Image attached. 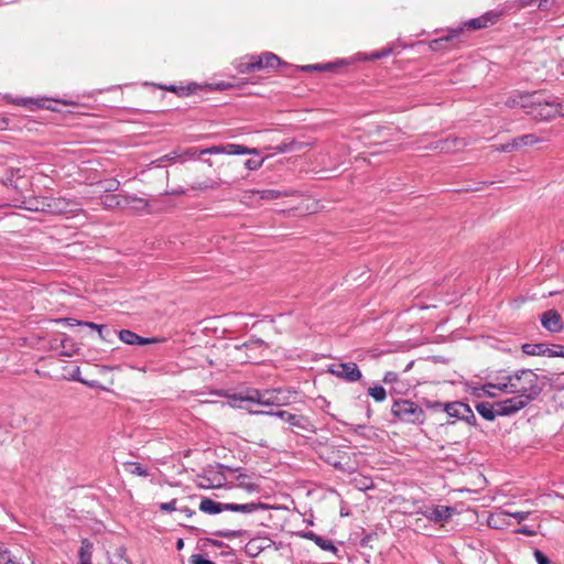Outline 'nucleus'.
I'll return each instance as SVG.
<instances>
[{
  "instance_id": "f257e3e1",
  "label": "nucleus",
  "mask_w": 564,
  "mask_h": 564,
  "mask_svg": "<svg viewBox=\"0 0 564 564\" xmlns=\"http://www.w3.org/2000/svg\"><path fill=\"white\" fill-rule=\"evenodd\" d=\"M497 388L500 391L516 394L528 403L535 400L542 392L539 376L531 369H521L502 377Z\"/></svg>"
},
{
  "instance_id": "f03ea898",
  "label": "nucleus",
  "mask_w": 564,
  "mask_h": 564,
  "mask_svg": "<svg viewBox=\"0 0 564 564\" xmlns=\"http://www.w3.org/2000/svg\"><path fill=\"white\" fill-rule=\"evenodd\" d=\"M527 113L536 120H551L557 116H564V107L556 97L544 98L538 93H532Z\"/></svg>"
},
{
  "instance_id": "7ed1b4c3",
  "label": "nucleus",
  "mask_w": 564,
  "mask_h": 564,
  "mask_svg": "<svg viewBox=\"0 0 564 564\" xmlns=\"http://www.w3.org/2000/svg\"><path fill=\"white\" fill-rule=\"evenodd\" d=\"M295 392L289 389H271V390H250L247 391L242 400L258 403L265 406H283L292 402Z\"/></svg>"
},
{
  "instance_id": "20e7f679",
  "label": "nucleus",
  "mask_w": 564,
  "mask_h": 564,
  "mask_svg": "<svg viewBox=\"0 0 564 564\" xmlns=\"http://www.w3.org/2000/svg\"><path fill=\"white\" fill-rule=\"evenodd\" d=\"M393 416L402 422L411 424H422L425 420L423 409L410 400H397L391 406Z\"/></svg>"
},
{
  "instance_id": "39448f33",
  "label": "nucleus",
  "mask_w": 564,
  "mask_h": 564,
  "mask_svg": "<svg viewBox=\"0 0 564 564\" xmlns=\"http://www.w3.org/2000/svg\"><path fill=\"white\" fill-rule=\"evenodd\" d=\"M281 64L279 56L271 52H265L260 56H250L238 64L237 69L241 74H247L261 69H274Z\"/></svg>"
},
{
  "instance_id": "423d86ee",
  "label": "nucleus",
  "mask_w": 564,
  "mask_h": 564,
  "mask_svg": "<svg viewBox=\"0 0 564 564\" xmlns=\"http://www.w3.org/2000/svg\"><path fill=\"white\" fill-rule=\"evenodd\" d=\"M328 372L347 382H357L362 378L360 369L352 361L333 364L328 366Z\"/></svg>"
},
{
  "instance_id": "0eeeda50",
  "label": "nucleus",
  "mask_w": 564,
  "mask_h": 564,
  "mask_svg": "<svg viewBox=\"0 0 564 564\" xmlns=\"http://www.w3.org/2000/svg\"><path fill=\"white\" fill-rule=\"evenodd\" d=\"M254 414L272 415L278 416L283 421H286L291 426L300 429L302 431H312V423L308 417L304 415L292 414L284 410L279 411H251Z\"/></svg>"
},
{
  "instance_id": "6e6552de",
  "label": "nucleus",
  "mask_w": 564,
  "mask_h": 564,
  "mask_svg": "<svg viewBox=\"0 0 564 564\" xmlns=\"http://www.w3.org/2000/svg\"><path fill=\"white\" fill-rule=\"evenodd\" d=\"M79 209V204L76 200L65 197H47L46 214L50 215H66L73 214Z\"/></svg>"
},
{
  "instance_id": "1a4fd4ad",
  "label": "nucleus",
  "mask_w": 564,
  "mask_h": 564,
  "mask_svg": "<svg viewBox=\"0 0 564 564\" xmlns=\"http://www.w3.org/2000/svg\"><path fill=\"white\" fill-rule=\"evenodd\" d=\"M529 403L527 401L522 400L518 395H514L512 398L496 402V413H498L499 416L511 415L522 410Z\"/></svg>"
},
{
  "instance_id": "9d476101",
  "label": "nucleus",
  "mask_w": 564,
  "mask_h": 564,
  "mask_svg": "<svg viewBox=\"0 0 564 564\" xmlns=\"http://www.w3.org/2000/svg\"><path fill=\"white\" fill-rule=\"evenodd\" d=\"M456 513V509L449 506L429 505V511H425V518L435 523H444Z\"/></svg>"
},
{
  "instance_id": "9b49d317",
  "label": "nucleus",
  "mask_w": 564,
  "mask_h": 564,
  "mask_svg": "<svg viewBox=\"0 0 564 564\" xmlns=\"http://www.w3.org/2000/svg\"><path fill=\"white\" fill-rule=\"evenodd\" d=\"M467 145V142L464 139L453 137L446 138L444 140H438L430 144L429 149L435 150L438 152H456L462 150Z\"/></svg>"
},
{
  "instance_id": "f8f14e48",
  "label": "nucleus",
  "mask_w": 564,
  "mask_h": 564,
  "mask_svg": "<svg viewBox=\"0 0 564 564\" xmlns=\"http://www.w3.org/2000/svg\"><path fill=\"white\" fill-rule=\"evenodd\" d=\"M501 14L502 13L499 11H488L481 17L468 20L467 22L464 23V26H467L473 30H480L497 23Z\"/></svg>"
},
{
  "instance_id": "ddd939ff",
  "label": "nucleus",
  "mask_w": 564,
  "mask_h": 564,
  "mask_svg": "<svg viewBox=\"0 0 564 564\" xmlns=\"http://www.w3.org/2000/svg\"><path fill=\"white\" fill-rule=\"evenodd\" d=\"M542 326L551 333H560L563 329V322L560 313L549 310L541 315Z\"/></svg>"
},
{
  "instance_id": "4468645a",
  "label": "nucleus",
  "mask_w": 564,
  "mask_h": 564,
  "mask_svg": "<svg viewBox=\"0 0 564 564\" xmlns=\"http://www.w3.org/2000/svg\"><path fill=\"white\" fill-rule=\"evenodd\" d=\"M119 338L124 344L139 345V346L162 341V339L156 338V337H152V338L141 337L138 334H135L134 332L129 330V329H121L119 332Z\"/></svg>"
},
{
  "instance_id": "2eb2a0df",
  "label": "nucleus",
  "mask_w": 564,
  "mask_h": 564,
  "mask_svg": "<svg viewBox=\"0 0 564 564\" xmlns=\"http://www.w3.org/2000/svg\"><path fill=\"white\" fill-rule=\"evenodd\" d=\"M532 93H521V91H513L505 101V105L508 108H517L520 107L524 109L525 111L529 110L530 107V100H531Z\"/></svg>"
},
{
  "instance_id": "dca6fc26",
  "label": "nucleus",
  "mask_w": 564,
  "mask_h": 564,
  "mask_svg": "<svg viewBox=\"0 0 564 564\" xmlns=\"http://www.w3.org/2000/svg\"><path fill=\"white\" fill-rule=\"evenodd\" d=\"M487 524L491 529L503 530L510 525L508 511L498 509L491 512L487 519Z\"/></svg>"
},
{
  "instance_id": "f3484780",
  "label": "nucleus",
  "mask_w": 564,
  "mask_h": 564,
  "mask_svg": "<svg viewBox=\"0 0 564 564\" xmlns=\"http://www.w3.org/2000/svg\"><path fill=\"white\" fill-rule=\"evenodd\" d=\"M228 503L214 501L209 498H204L199 503V510L208 514H217L227 510Z\"/></svg>"
},
{
  "instance_id": "a211bd4d",
  "label": "nucleus",
  "mask_w": 564,
  "mask_h": 564,
  "mask_svg": "<svg viewBox=\"0 0 564 564\" xmlns=\"http://www.w3.org/2000/svg\"><path fill=\"white\" fill-rule=\"evenodd\" d=\"M466 403L464 402H459V401H456V402H449V403H437V406H442L443 410L451 416V417H456L458 420L462 419V416H464V411H466Z\"/></svg>"
},
{
  "instance_id": "6ab92c4d",
  "label": "nucleus",
  "mask_w": 564,
  "mask_h": 564,
  "mask_svg": "<svg viewBox=\"0 0 564 564\" xmlns=\"http://www.w3.org/2000/svg\"><path fill=\"white\" fill-rule=\"evenodd\" d=\"M149 206V202L143 197L130 194L126 195V208H131L137 213H142L145 212Z\"/></svg>"
},
{
  "instance_id": "aec40b11",
  "label": "nucleus",
  "mask_w": 564,
  "mask_h": 564,
  "mask_svg": "<svg viewBox=\"0 0 564 564\" xmlns=\"http://www.w3.org/2000/svg\"><path fill=\"white\" fill-rule=\"evenodd\" d=\"M512 140L514 143L516 150L523 148V147L534 145L540 142L546 141V139L540 138L534 133L523 134V135L513 138Z\"/></svg>"
},
{
  "instance_id": "412c9836",
  "label": "nucleus",
  "mask_w": 564,
  "mask_h": 564,
  "mask_svg": "<svg viewBox=\"0 0 564 564\" xmlns=\"http://www.w3.org/2000/svg\"><path fill=\"white\" fill-rule=\"evenodd\" d=\"M265 506L261 502H249V503H228L227 510L242 513H252L259 509H264Z\"/></svg>"
},
{
  "instance_id": "4be33fe9",
  "label": "nucleus",
  "mask_w": 564,
  "mask_h": 564,
  "mask_svg": "<svg viewBox=\"0 0 564 564\" xmlns=\"http://www.w3.org/2000/svg\"><path fill=\"white\" fill-rule=\"evenodd\" d=\"M126 195L127 194H110L101 198L102 205L106 208H126Z\"/></svg>"
},
{
  "instance_id": "5701e85b",
  "label": "nucleus",
  "mask_w": 564,
  "mask_h": 564,
  "mask_svg": "<svg viewBox=\"0 0 564 564\" xmlns=\"http://www.w3.org/2000/svg\"><path fill=\"white\" fill-rule=\"evenodd\" d=\"M477 412L488 421H492L496 419V416H499L498 413H496V402L495 403H488V402H479L476 404Z\"/></svg>"
},
{
  "instance_id": "b1692460",
  "label": "nucleus",
  "mask_w": 564,
  "mask_h": 564,
  "mask_svg": "<svg viewBox=\"0 0 564 564\" xmlns=\"http://www.w3.org/2000/svg\"><path fill=\"white\" fill-rule=\"evenodd\" d=\"M93 544L84 539L78 551V564H91Z\"/></svg>"
},
{
  "instance_id": "393cba45",
  "label": "nucleus",
  "mask_w": 564,
  "mask_h": 564,
  "mask_svg": "<svg viewBox=\"0 0 564 564\" xmlns=\"http://www.w3.org/2000/svg\"><path fill=\"white\" fill-rule=\"evenodd\" d=\"M226 154L240 155V154H259V151L254 148H247L242 144L228 143L225 144Z\"/></svg>"
},
{
  "instance_id": "a878e982",
  "label": "nucleus",
  "mask_w": 564,
  "mask_h": 564,
  "mask_svg": "<svg viewBox=\"0 0 564 564\" xmlns=\"http://www.w3.org/2000/svg\"><path fill=\"white\" fill-rule=\"evenodd\" d=\"M250 193L252 196H258L259 199L265 200H273L288 195L286 193H282L275 189H254Z\"/></svg>"
},
{
  "instance_id": "bb28decb",
  "label": "nucleus",
  "mask_w": 564,
  "mask_h": 564,
  "mask_svg": "<svg viewBox=\"0 0 564 564\" xmlns=\"http://www.w3.org/2000/svg\"><path fill=\"white\" fill-rule=\"evenodd\" d=\"M57 323H65L69 326H74V325H84V326H87L91 329H96L99 334V337L101 339H104V335H102V329H104V325H98V324H95L93 322H78L76 319H73V318H59V319H56Z\"/></svg>"
},
{
  "instance_id": "cd10ccee",
  "label": "nucleus",
  "mask_w": 564,
  "mask_h": 564,
  "mask_svg": "<svg viewBox=\"0 0 564 564\" xmlns=\"http://www.w3.org/2000/svg\"><path fill=\"white\" fill-rule=\"evenodd\" d=\"M46 196L32 198L25 202V208L31 212H41L46 214Z\"/></svg>"
},
{
  "instance_id": "c85d7f7f",
  "label": "nucleus",
  "mask_w": 564,
  "mask_h": 564,
  "mask_svg": "<svg viewBox=\"0 0 564 564\" xmlns=\"http://www.w3.org/2000/svg\"><path fill=\"white\" fill-rule=\"evenodd\" d=\"M123 468L127 473L134 476L147 477L149 475L148 469L137 462H126L123 463Z\"/></svg>"
},
{
  "instance_id": "c756f323",
  "label": "nucleus",
  "mask_w": 564,
  "mask_h": 564,
  "mask_svg": "<svg viewBox=\"0 0 564 564\" xmlns=\"http://www.w3.org/2000/svg\"><path fill=\"white\" fill-rule=\"evenodd\" d=\"M522 351L528 356H545L546 344H523Z\"/></svg>"
},
{
  "instance_id": "7c9ffc66",
  "label": "nucleus",
  "mask_w": 564,
  "mask_h": 564,
  "mask_svg": "<svg viewBox=\"0 0 564 564\" xmlns=\"http://www.w3.org/2000/svg\"><path fill=\"white\" fill-rule=\"evenodd\" d=\"M462 31H463V28L449 30L447 35L436 39L431 43L432 48L437 50L442 45L443 42H448V41L453 40L454 37H457Z\"/></svg>"
},
{
  "instance_id": "2f4dec72",
  "label": "nucleus",
  "mask_w": 564,
  "mask_h": 564,
  "mask_svg": "<svg viewBox=\"0 0 564 564\" xmlns=\"http://www.w3.org/2000/svg\"><path fill=\"white\" fill-rule=\"evenodd\" d=\"M368 394L375 399L377 402H382L387 398V392L383 387L375 386L368 389Z\"/></svg>"
},
{
  "instance_id": "473e14b6",
  "label": "nucleus",
  "mask_w": 564,
  "mask_h": 564,
  "mask_svg": "<svg viewBox=\"0 0 564 564\" xmlns=\"http://www.w3.org/2000/svg\"><path fill=\"white\" fill-rule=\"evenodd\" d=\"M317 543L316 545H318L322 550L324 551H329L332 552L333 554H335L337 557H338V547L333 543V541L328 540V539H325V538H321V539H317Z\"/></svg>"
},
{
  "instance_id": "72a5a7b5",
  "label": "nucleus",
  "mask_w": 564,
  "mask_h": 564,
  "mask_svg": "<svg viewBox=\"0 0 564 564\" xmlns=\"http://www.w3.org/2000/svg\"><path fill=\"white\" fill-rule=\"evenodd\" d=\"M300 149H301V144L295 141L282 142L281 144L275 147V150L279 153H285V152L300 150Z\"/></svg>"
},
{
  "instance_id": "f704fd0d",
  "label": "nucleus",
  "mask_w": 564,
  "mask_h": 564,
  "mask_svg": "<svg viewBox=\"0 0 564 564\" xmlns=\"http://www.w3.org/2000/svg\"><path fill=\"white\" fill-rule=\"evenodd\" d=\"M545 356L547 357H564V346L563 345H546Z\"/></svg>"
},
{
  "instance_id": "c9c22d12",
  "label": "nucleus",
  "mask_w": 564,
  "mask_h": 564,
  "mask_svg": "<svg viewBox=\"0 0 564 564\" xmlns=\"http://www.w3.org/2000/svg\"><path fill=\"white\" fill-rule=\"evenodd\" d=\"M497 386H498V382L497 383H491V382L486 383L482 387L476 389V395L477 397H482V395L495 397V394L490 390L498 389Z\"/></svg>"
},
{
  "instance_id": "e433bc0d",
  "label": "nucleus",
  "mask_w": 564,
  "mask_h": 564,
  "mask_svg": "<svg viewBox=\"0 0 564 564\" xmlns=\"http://www.w3.org/2000/svg\"><path fill=\"white\" fill-rule=\"evenodd\" d=\"M100 185L105 192L111 193L119 188L120 182L116 178H110L101 182Z\"/></svg>"
},
{
  "instance_id": "4c0bfd02",
  "label": "nucleus",
  "mask_w": 564,
  "mask_h": 564,
  "mask_svg": "<svg viewBox=\"0 0 564 564\" xmlns=\"http://www.w3.org/2000/svg\"><path fill=\"white\" fill-rule=\"evenodd\" d=\"M213 534L216 535V536H219V538L234 539V538L240 536L241 535V531L240 530H228V529H225V530L215 531Z\"/></svg>"
},
{
  "instance_id": "58836bf2",
  "label": "nucleus",
  "mask_w": 564,
  "mask_h": 564,
  "mask_svg": "<svg viewBox=\"0 0 564 564\" xmlns=\"http://www.w3.org/2000/svg\"><path fill=\"white\" fill-rule=\"evenodd\" d=\"M199 154H226L225 145H214L199 150Z\"/></svg>"
},
{
  "instance_id": "ea45409f",
  "label": "nucleus",
  "mask_w": 564,
  "mask_h": 564,
  "mask_svg": "<svg viewBox=\"0 0 564 564\" xmlns=\"http://www.w3.org/2000/svg\"><path fill=\"white\" fill-rule=\"evenodd\" d=\"M464 416H462V421H465L466 423H468L469 425H476V416L471 410V408L467 404L466 405V411H464Z\"/></svg>"
},
{
  "instance_id": "a19ab883",
  "label": "nucleus",
  "mask_w": 564,
  "mask_h": 564,
  "mask_svg": "<svg viewBox=\"0 0 564 564\" xmlns=\"http://www.w3.org/2000/svg\"><path fill=\"white\" fill-rule=\"evenodd\" d=\"M263 161H264L263 159H248L245 162V165L248 170L256 171L262 166Z\"/></svg>"
},
{
  "instance_id": "79ce46f5",
  "label": "nucleus",
  "mask_w": 564,
  "mask_h": 564,
  "mask_svg": "<svg viewBox=\"0 0 564 564\" xmlns=\"http://www.w3.org/2000/svg\"><path fill=\"white\" fill-rule=\"evenodd\" d=\"M176 499H173L170 502H162L159 505V509L163 512L177 511L178 506L176 505Z\"/></svg>"
},
{
  "instance_id": "37998d69",
  "label": "nucleus",
  "mask_w": 564,
  "mask_h": 564,
  "mask_svg": "<svg viewBox=\"0 0 564 564\" xmlns=\"http://www.w3.org/2000/svg\"><path fill=\"white\" fill-rule=\"evenodd\" d=\"M0 564H23L22 562L15 560V555H13L10 551L1 555Z\"/></svg>"
},
{
  "instance_id": "c03bdc74",
  "label": "nucleus",
  "mask_w": 564,
  "mask_h": 564,
  "mask_svg": "<svg viewBox=\"0 0 564 564\" xmlns=\"http://www.w3.org/2000/svg\"><path fill=\"white\" fill-rule=\"evenodd\" d=\"M189 564H215L213 561L205 558L202 554H193L188 560Z\"/></svg>"
},
{
  "instance_id": "a18cd8bd",
  "label": "nucleus",
  "mask_w": 564,
  "mask_h": 564,
  "mask_svg": "<svg viewBox=\"0 0 564 564\" xmlns=\"http://www.w3.org/2000/svg\"><path fill=\"white\" fill-rule=\"evenodd\" d=\"M509 517L514 518L519 523L527 520L529 516L531 514L530 511H517V512H510L508 511Z\"/></svg>"
},
{
  "instance_id": "49530a36",
  "label": "nucleus",
  "mask_w": 564,
  "mask_h": 564,
  "mask_svg": "<svg viewBox=\"0 0 564 564\" xmlns=\"http://www.w3.org/2000/svg\"><path fill=\"white\" fill-rule=\"evenodd\" d=\"M182 158V154H181V151H173L166 155H163L161 156L158 162L160 163H163V162H170V161H175L176 159H181Z\"/></svg>"
},
{
  "instance_id": "de8ad7c7",
  "label": "nucleus",
  "mask_w": 564,
  "mask_h": 564,
  "mask_svg": "<svg viewBox=\"0 0 564 564\" xmlns=\"http://www.w3.org/2000/svg\"><path fill=\"white\" fill-rule=\"evenodd\" d=\"M534 557L538 564H551L549 557L540 550H534Z\"/></svg>"
},
{
  "instance_id": "09e8293b",
  "label": "nucleus",
  "mask_w": 564,
  "mask_h": 564,
  "mask_svg": "<svg viewBox=\"0 0 564 564\" xmlns=\"http://www.w3.org/2000/svg\"><path fill=\"white\" fill-rule=\"evenodd\" d=\"M517 534H523V535H527V536H535L536 535V530L528 527V525H523L519 529H517L514 531Z\"/></svg>"
},
{
  "instance_id": "8fccbe9b",
  "label": "nucleus",
  "mask_w": 564,
  "mask_h": 564,
  "mask_svg": "<svg viewBox=\"0 0 564 564\" xmlns=\"http://www.w3.org/2000/svg\"><path fill=\"white\" fill-rule=\"evenodd\" d=\"M495 150L499 151V152H511V151L516 150V147H514L513 140H511L508 143L495 147Z\"/></svg>"
},
{
  "instance_id": "3c124183",
  "label": "nucleus",
  "mask_w": 564,
  "mask_h": 564,
  "mask_svg": "<svg viewBox=\"0 0 564 564\" xmlns=\"http://www.w3.org/2000/svg\"><path fill=\"white\" fill-rule=\"evenodd\" d=\"M398 380V375L397 372H393V371H388L384 377H383V382L384 383H392V382H395Z\"/></svg>"
},
{
  "instance_id": "603ef678",
  "label": "nucleus",
  "mask_w": 564,
  "mask_h": 564,
  "mask_svg": "<svg viewBox=\"0 0 564 564\" xmlns=\"http://www.w3.org/2000/svg\"><path fill=\"white\" fill-rule=\"evenodd\" d=\"M181 154H182V158L186 155L188 158L195 159L199 154V151L197 149L192 148V149L182 151Z\"/></svg>"
},
{
  "instance_id": "864d4df0",
  "label": "nucleus",
  "mask_w": 564,
  "mask_h": 564,
  "mask_svg": "<svg viewBox=\"0 0 564 564\" xmlns=\"http://www.w3.org/2000/svg\"><path fill=\"white\" fill-rule=\"evenodd\" d=\"M555 1H556V0H541V1L539 2V8H540L541 10H549V9L553 6V3H554Z\"/></svg>"
},
{
  "instance_id": "5fc2aeb1",
  "label": "nucleus",
  "mask_w": 564,
  "mask_h": 564,
  "mask_svg": "<svg viewBox=\"0 0 564 564\" xmlns=\"http://www.w3.org/2000/svg\"><path fill=\"white\" fill-rule=\"evenodd\" d=\"M177 511L184 513L188 518L195 514V511L188 508L187 506H178Z\"/></svg>"
},
{
  "instance_id": "6e6d98bb",
  "label": "nucleus",
  "mask_w": 564,
  "mask_h": 564,
  "mask_svg": "<svg viewBox=\"0 0 564 564\" xmlns=\"http://www.w3.org/2000/svg\"><path fill=\"white\" fill-rule=\"evenodd\" d=\"M327 68V65H321V64H315V65H306V66H303L302 69L303 70H322V69H326Z\"/></svg>"
},
{
  "instance_id": "4d7b16f0",
  "label": "nucleus",
  "mask_w": 564,
  "mask_h": 564,
  "mask_svg": "<svg viewBox=\"0 0 564 564\" xmlns=\"http://www.w3.org/2000/svg\"><path fill=\"white\" fill-rule=\"evenodd\" d=\"M217 186H218L217 183L212 182V183L199 184L197 186H194L193 188H195V189H208V188H217Z\"/></svg>"
},
{
  "instance_id": "13d9d810",
  "label": "nucleus",
  "mask_w": 564,
  "mask_h": 564,
  "mask_svg": "<svg viewBox=\"0 0 564 564\" xmlns=\"http://www.w3.org/2000/svg\"><path fill=\"white\" fill-rule=\"evenodd\" d=\"M540 1L541 0H518L519 6L522 8L533 6V4H536L539 7Z\"/></svg>"
},
{
  "instance_id": "bf43d9fd",
  "label": "nucleus",
  "mask_w": 564,
  "mask_h": 564,
  "mask_svg": "<svg viewBox=\"0 0 564 564\" xmlns=\"http://www.w3.org/2000/svg\"><path fill=\"white\" fill-rule=\"evenodd\" d=\"M425 511H429V505H422V506H419V507L415 509L414 513H415V514H420V516H422V517H424V518H425Z\"/></svg>"
},
{
  "instance_id": "052dcab7",
  "label": "nucleus",
  "mask_w": 564,
  "mask_h": 564,
  "mask_svg": "<svg viewBox=\"0 0 564 564\" xmlns=\"http://www.w3.org/2000/svg\"><path fill=\"white\" fill-rule=\"evenodd\" d=\"M305 538L308 539V540H312L315 542V544L317 543V539H321L322 536L321 535H317L316 533L310 531L305 534Z\"/></svg>"
},
{
  "instance_id": "680f3d73",
  "label": "nucleus",
  "mask_w": 564,
  "mask_h": 564,
  "mask_svg": "<svg viewBox=\"0 0 564 564\" xmlns=\"http://www.w3.org/2000/svg\"><path fill=\"white\" fill-rule=\"evenodd\" d=\"M32 102L33 101L31 99H25V98H19V99L14 100V104L21 105V106H26V105L32 104Z\"/></svg>"
},
{
  "instance_id": "e2e57ef3",
  "label": "nucleus",
  "mask_w": 564,
  "mask_h": 564,
  "mask_svg": "<svg viewBox=\"0 0 564 564\" xmlns=\"http://www.w3.org/2000/svg\"><path fill=\"white\" fill-rule=\"evenodd\" d=\"M252 344L258 345V346H264L265 345L262 339H257L254 341H250V345H252ZM246 346H249V344H246Z\"/></svg>"
},
{
  "instance_id": "0e129e2a",
  "label": "nucleus",
  "mask_w": 564,
  "mask_h": 564,
  "mask_svg": "<svg viewBox=\"0 0 564 564\" xmlns=\"http://www.w3.org/2000/svg\"><path fill=\"white\" fill-rule=\"evenodd\" d=\"M199 486H200V487H204V488H209V487H218V486H220V484L213 485V484H203V482H202Z\"/></svg>"
},
{
  "instance_id": "69168bd1",
  "label": "nucleus",
  "mask_w": 564,
  "mask_h": 564,
  "mask_svg": "<svg viewBox=\"0 0 564 564\" xmlns=\"http://www.w3.org/2000/svg\"><path fill=\"white\" fill-rule=\"evenodd\" d=\"M183 545H184V542H183V540H182V539H180V540L177 541V543H176V547H177V550H181V549L183 547Z\"/></svg>"
},
{
  "instance_id": "338daca9",
  "label": "nucleus",
  "mask_w": 564,
  "mask_h": 564,
  "mask_svg": "<svg viewBox=\"0 0 564 564\" xmlns=\"http://www.w3.org/2000/svg\"><path fill=\"white\" fill-rule=\"evenodd\" d=\"M166 89L171 90V91H175V87L174 86H170L167 87Z\"/></svg>"
},
{
  "instance_id": "774afa93",
  "label": "nucleus",
  "mask_w": 564,
  "mask_h": 564,
  "mask_svg": "<svg viewBox=\"0 0 564 564\" xmlns=\"http://www.w3.org/2000/svg\"><path fill=\"white\" fill-rule=\"evenodd\" d=\"M212 543H213L214 545H220V542H218V541H213Z\"/></svg>"
}]
</instances>
